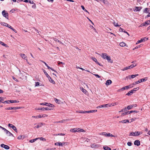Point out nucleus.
Listing matches in <instances>:
<instances>
[{"mask_svg":"<svg viewBox=\"0 0 150 150\" xmlns=\"http://www.w3.org/2000/svg\"><path fill=\"white\" fill-rule=\"evenodd\" d=\"M140 144V141L139 140L135 141L134 142V144L137 146H139Z\"/></svg>","mask_w":150,"mask_h":150,"instance_id":"obj_9","label":"nucleus"},{"mask_svg":"<svg viewBox=\"0 0 150 150\" xmlns=\"http://www.w3.org/2000/svg\"><path fill=\"white\" fill-rule=\"evenodd\" d=\"M132 108V106L131 105H130L127 106V109L128 110H129L131 109Z\"/></svg>","mask_w":150,"mask_h":150,"instance_id":"obj_42","label":"nucleus"},{"mask_svg":"<svg viewBox=\"0 0 150 150\" xmlns=\"http://www.w3.org/2000/svg\"><path fill=\"white\" fill-rule=\"evenodd\" d=\"M107 133L106 132H105L101 133L100 134V135H104V136H107Z\"/></svg>","mask_w":150,"mask_h":150,"instance_id":"obj_36","label":"nucleus"},{"mask_svg":"<svg viewBox=\"0 0 150 150\" xmlns=\"http://www.w3.org/2000/svg\"><path fill=\"white\" fill-rule=\"evenodd\" d=\"M55 144L57 146H62L63 145L62 143L61 142H56L55 143Z\"/></svg>","mask_w":150,"mask_h":150,"instance_id":"obj_32","label":"nucleus"},{"mask_svg":"<svg viewBox=\"0 0 150 150\" xmlns=\"http://www.w3.org/2000/svg\"><path fill=\"white\" fill-rule=\"evenodd\" d=\"M47 115H44L42 116H41V115H39L38 116V118L44 117H47Z\"/></svg>","mask_w":150,"mask_h":150,"instance_id":"obj_33","label":"nucleus"},{"mask_svg":"<svg viewBox=\"0 0 150 150\" xmlns=\"http://www.w3.org/2000/svg\"><path fill=\"white\" fill-rule=\"evenodd\" d=\"M58 64L59 65V66H60V64H64L65 63H63L62 62H59V61H58Z\"/></svg>","mask_w":150,"mask_h":150,"instance_id":"obj_55","label":"nucleus"},{"mask_svg":"<svg viewBox=\"0 0 150 150\" xmlns=\"http://www.w3.org/2000/svg\"><path fill=\"white\" fill-rule=\"evenodd\" d=\"M10 100H6L3 102V103H6L8 104L9 103Z\"/></svg>","mask_w":150,"mask_h":150,"instance_id":"obj_60","label":"nucleus"},{"mask_svg":"<svg viewBox=\"0 0 150 150\" xmlns=\"http://www.w3.org/2000/svg\"><path fill=\"white\" fill-rule=\"evenodd\" d=\"M150 11V8H146L144 10V12L146 13H148Z\"/></svg>","mask_w":150,"mask_h":150,"instance_id":"obj_18","label":"nucleus"},{"mask_svg":"<svg viewBox=\"0 0 150 150\" xmlns=\"http://www.w3.org/2000/svg\"><path fill=\"white\" fill-rule=\"evenodd\" d=\"M112 83V81L110 80H107L105 83V84L107 86L110 85Z\"/></svg>","mask_w":150,"mask_h":150,"instance_id":"obj_10","label":"nucleus"},{"mask_svg":"<svg viewBox=\"0 0 150 150\" xmlns=\"http://www.w3.org/2000/svg\"><path fill=\"white\" fill-rule=\"evenodd\" d=\"M133 93V92H132L131 91H129L128 93H127L126 94V95L128 96H129L132 95Z\"/></svg>","mask_w":150,"mask_h":150,"instance_id":"obj_31","label":"nucleus"},{"mask_svg":"<svg viewBox=\"0 0 150 150\" xmlns=\"http://www.w3.org/2000/svg\"><path fill=\"white\" fill-rule=\"evenodd\" d=\"M43 125V124L42 123H39L38 125H37L36 127L37 128H38L40 127H41L42 126V125Z\"/></svg>","mask_w":150,"mask_h":150,"instance_id":"obj_23","label":"nucleus"},{"mask_svg":"<svg viewBox=\"0 0 150 150\" xmlns=\"http://www.w3.org/2000/svg\"><path fill=\"white\" fill-rule=\"evenodd\" d=\"M133 87V86H132L131 84L127 86H126L125 87H123L122 88L120 89L118 91H123V90L125 89H127L129 88H132Z\"/></svg>","mask_w":150,"mask_h":150,"instance_id":"obj_3","label":"nucleus"},{"mask_svg":"<svg viewBox=\"0 0 150 150\" xmlns=\"http://www.w3.org/2000/svg\"><path fill=\"white\" fill-rule=\"evenodd\" d=\"M6 110H14V107H10L8 108H5Z\"/></svg>","mask_w":150,"mask_h":150,"instance_id":"obj_46","label":"nucleus"},{"mask_svg":"<svg viewBox=\"0 0 150 150\" xmlns=\"http://www.w3.org/2000/svg\"><path fill=\"white\" fill-rule=\"evenodd\" d=\"M102 57L104 59H106L108 57L107 54L106 53H103L102 54Z\"/></svg>","mask_w":150,"mask_h":150,"instance_id":"obj_12","label":"nucleus"},{"mask_svg":"<svg viewBox=\"0 0 150 150\" xmlns=\"http://www.w3.org/2000/svg\"><path fill=\"white\" fill-rule=\"evenodd\" d=\"M129 113H131L133 112H135V113H137L138 112V111L136 110H132L129 111Z\"/></svg>","mask_w":150,"mask_h":150,"instance_id":"obj_50","label":"nucleus"},{"mask_svg":"<svg viewBox=\"0 0 150 150\" xmlns=\"http://www.w3.org/2000/svg\"><path fill=\"white\" fill-rule=\"evenodd\" d=\"M5 132H6V133L7 134H8V136H10L11 135H12L13 136V134L8 130H6Z\"/></svg>","mask_w":150,"mask_h":150,"instance_id":"obj_25","label":"nucleus"},{"mask_svg":"<svg viewBox=\"0 0 150 150\" xmlns=\"http://www.w3.org/2000/svg\"><path fill=\"white\" fill-rule=\"evenodd\" d=\"M91 147L92 148H97L100 146V145L95 143L91 144Z\"/></svg>","mask_w":150,"mask_h":150,"instance_id":"obj_5","label":"nucleus"},{"mask_svg":"<svg viewBox=\"0 0 150 150\" xmlns=\"http://www.w3.org/2000/svg\"><path fill=\"white\" fill-rule=\"evenodd\" d=\"M150 23V20L146 21L144 24L143 25L144 26H146L147 25H149Z\"/></svg>","mask_w":150,"mask_h":150,"instance_id":"obj_16","label":"nucleus"},{"mask_svg":"<svg viewBox=\"0 0 150 150\" xmlns=\"http://www.w3.org/2000/svg\"><path fill=\"white\" fill-rule=\"evenodd\" d=\"M137 64H132L131 65H130V67L131 68V69L132 68H133L134 67H135L137 66Z\"/></svg>","mask_w":150,"mask_h":150,"instance_id":"obj_40","label":"nucleus"},{"mask_svg":"<svg viewBox=\"0 0 150 150\" xmlns=\"http://www.w3.org/2000/svg\"><path fill=\"white\" fill-rule=\"evenodd\" d=\"M24 138V135H20V136H19L18 137V139H23Z\"/></svg>","mask_w":150,"mask_h":150,"instance_id":"obj_28","label":"nucleus"},{"mask_svg":"<svg viewBox=\"0 0 150 150\" xmlns=\"http://www.w3.org/2000/svg\"><path fill=\"white\" fill-rule=\"evenodd\" d=\"M130 114L129 111H127V112L123 113L122 114V115H128V114Z\"/></svg>","mask_w":150,"mask_h":150,"instance_id":"obj_47","label":"nucleus"},{"mask_svg":"<svg viewBox=\"0 0 150 150\" xmlns=\"http://www.w3.org/2000/svg\"><path fill=\"white\" fill-rule=\"evenodd\" d=\"M12 79L15 81H18V80L15 77H14V76H12Z\"/></svg>","mask_w":150,"mask_h":150,"instance_id":"obj_64","label":"nucleus"},{"mask_svg":"<svg viewBox=\"0 0 150 150\" xmlns=\"http://www.w3.org/2000/svg\"><path fill=\"white\" fill-rule=\"evenodd\" d=\"M141 133L139 132H131L129 133V136H137L141 134Z\"/></svg>","mask_w":150,"mask_h":150,"instance_id":"obj_2","label":"nucleus"},{"mask_svg":"<svg viewBox=\"0 0 150 150\" xmlns=\"http://www.w3.org/2000/svg\"><path fill=\"white\" fill-rule=\"evenodd\" d=\"M4 100V99L3 97H0V103L1 101H3Z\"/></svg>","mask_w":150,"mask_h":150,"instance_id":"obj_61","label":"nucleus"},{"mask_svg":"<svg viewBox=\"0 0 150 150\" xmlns=\"http://www.w3.org/2000/svg\"><path fill=\"white\" fill-rule=\"evenodd\" d=\"M103 148L105 150H111V149L107 146H104Z\"/></svg>","mask_w":150,"mask_h":150,"instance_id":"obj_24","label":"nucleus"},{"mask_svg":"<svg viewBox=\"0 0 150 150\" xmlns=\"http://www.w3.org/2000/svg\"><path fill=\"white\" fill-rule=\"evenodd\" d=\"M37 139H40L42 141H46V140L45 138L42 137H41L40 138H37Z\"/></svg>","mask_w":150,"mask_h":150,"instance_id":"obj_53","label":"nucleus"},{"mask_svg":"<svg viewBox=\"0 0 150 150\" xmlns=\"http://www.w3.org/2000/svg\"><path fill=\"white\" fill-rule=\"evenodd\" d=\"M35 109L36 110H44V108H35Z\"/></svg>","mask_w":150,"mask_h":150,"instance_id":"obj_43","label":"nucleus"},{"mask_svg":"<svg viewBox=\"0 0 150 150\" xmlns=\"http://www.w3.org/2000/svg\"><path fill=\"white\" fill-rule=\"evenodd\" d=\"M0 44L2 45H3L5 47L7 46V45L6 44H4L3 42H2L1 41L0 42Z\"/></svg>","mask_w":150,"mask_h":150,"instance_id":"obj_44","label":"nucleus"},{"mask_svg":"<svg viewBox=\"0 0 150 150\" xmlns=\"http://www.w3.org/2000/svg\"><path fill=\"white\" fill-rule=\"evenodd\" d=\"M140 83V81L139 80L135 82L134 83H133L132 84H131L132 86H133L137 84H138Z\"/></svg>","mask_w":150,"mask_h":150,"instance_id":"obj_29","label":"nucleus"},{"mask_svg":"<svg viewBox=\"0 0 150 150\" xmlns=\"http://www.w3.org/2000/svg\"><path fill=\"white\" fill-rule=\"evenodd\" d=\"M37 138L34 139H31L30 140V142L31 143H33L35 141H36L37 140Z\"/></svg>","mask_w":150,"mask_h":150,"instance_id":"obj_41","label":"nucleus"},{"mask_svg":"<svg viewBox=\"0 0 150 150\" xmlns=\"http://www.w3.org/2000/svg\"><path fill=\"white\" fill-rule=\"evenodd\" d=\"M8 126L11 128H12L15 132H17V129L15 126L13 125L12 124H9L8 125Z\"/></svg>","mask_w":150,"mask_h":150,"instance_id":"obj_6","label":"nucleus"},{"mask_svg":"<svg viewBox=\"0 0 150 150\" xmlns=\"http://www.w3.org/2000/svg\"><path fill=\"white\" fill-rule=\"evenodd\" d=\"M80 90L82 91V92L84 93H86L87 91L83 88L82 87H80Z\"/></svg>","mask_w":150,"mask_h":150,"instance_id":"obj_19","label":"nucleus"},{"mask_svg":"<svg viewBox=\"0 0 150 150\" xmlns=\"http://www.w3.org/2000/svg\"><path fill=\"white\" fill-rule=\"evenodd\" d=\"M20 55L23 59H26V58H27V57L25 56V55L24 54H20Z\"/></svg>","mask_w":150,"mask_h":150,"instance_id":"obj_21","label":"nucleus"},{"mask_svg":"<svg viewBox=\"0 0 150 150\" xmlns=\"http://www.w3.org/2000/svg\"><path fill=\"white\" fill-rule=\"evenodd\" d=\"M119 31L120 32H123L127 34L128 35V36L129 35V34L126 31L124 30L123 28H120L119 30Z\"/></svg>","mask_w":150,"mask_h":150,"instance_id":"obj_13","label":"nucleus"},{"mask_svg":"<svg viewBox=\"0 0 150 150\" xmlns=\"http://www.w3.org/2000/svg\"><path fill=\"white\" fill-rule=\"evenodd\" d=\"M91 58H92V59L93 61H94V62H95L96 63L97 62V60L96 59V58H95L94 57H92Z\"/></svg>","mask_w":150,"mask_h":150,"instance_id":"obj_52","label":"nucleus"},{"mask_svg":"<svg viewBox=\"0 0 150 150\" xmlns=\"http://www.w3.org/2000/svg\"><path fill=\"white\" fill-rule=\"evenodd\" d=\"M108 60V62L110 63H112V60L111 59L110 57L109 56H108L107 58L106 59Z\"/></svg>","mask_w":150,"mask_h":150,"instance_id":"obj_22","label":"nucleus"},{"mask_svg":"<svg viewBox=\"0 0 150 150\" xmlns=\"http://www.w3.org/2000/svg\"><path fill=\"white\" fill-rule=\"evenodd\" d=\"M47 78H48L49 80V81L51 83L54 84L55 83V81L53 80L52 78H51L50 77V76H49V77H47Z\"/></svg>","mask_w":150,"mask_h":150,"instance_id":"obj_11","label":"nucleus"},{"mask_svg":"<svg viewBox=\"0 0 150 150\" xmlns=\"http://www.w3.org/2000/svg\"><path fill=\"white\" fill-rule=\"evenodd\" d=\"M47 104V103H40V105H45L46 106V105Z\"/></svg>","mask_w":150,"mask_h":150,"instance_id":"obj_62","label":"nucleus"},{"mask_svg":"<svg viewBox=\"0 0 150 150\" xmlns=\"http://www.w3.org/2000/svg\"><path fill=\"white\" fill-rule=\"evenodd\" d=\"M54 100L56 103H58L59 102V101L60 100L56 98H54Z\"/></svg>","mask_w":150,"mask_h":150,"instance_id":"obj_56","label":"nucleus"},{"mask_svg":"<svg viewBox=\"0 0 150 150\" xmlns=\"http://www.w3.org/2000/svg\"><path fill=\"white\" fill-rule=\"evenodd\" d=\"M139 75L138 74H136L135 75H132L131 76H130V78H134L135 77L138 76Z\"/></svg>","mask_w":150,"mask_h":150,"instance_id":"obj_30","label":"nucleus"},{"mask_svg":"<svg viewBox=\"0 0 150 150\" xmlns=\"http://www.w3.org/2000/svg\"><path fill=\"white\" fill-rule=\"evenodd\" d=\"M81 8L83 10L85 11L88 13H89V12H88V11L85 9L84 6H81Z\"/></svg>","mask_w":150,"mask_h":150,"instance_id":"obj_34","label":"nucleus"},{"mask_svg":"<svg viewBox=\"0 0 150 150\" xmlns=\"http://www.w3.org/2000/svg\"><path fill=\"white\" fill-rule=\"evenodd\" d=\"M97 111V110H89V113H92L93 112H96Z\"/></svg>","mask_w":150,"mask_h":150,"instance_id":"obj_48","label":"nucleus"},{"mask_svg":"<svg viewBox=\"0 0 150 150\" xmlns=\"http://www.w3.org/2000/svg\"><path fill=\"white\" fill-rule=\"evenodd\" d=\"M132 143L131 142H128L127 144L128 146H131L132 145Z\"/></svg>","mask_w":150,"mask_h":150,"instance_id":"obj_59","label":"nucleus"},{"mask_svg":"<svg viewBox=\"0 0 150 150\" xmlns=\"http://www.w3.org/2000/svg\"><path fill=\"white\" fill-rule=\"evenodd\" d=\"M108 107V105L106 104L97 107V108H106Z\"/></svg>","mask_w":150,"mask_h":150,"instance_id":"obj_17","label":"nucleus"},{"mask_svg":"<svg viewBox=\"0 0 150 150\" xmlns=\"http://www.w3.org/2000/svg\"><path fill=\"white\" fill-rule=\"evenodd\" d=\"M141 7H136L135 9L134 10V11H140L141 9Z\"/></svg>","mask_w":150,"mask_h":150,"instance_id":"obj_14","label":"nucleus"},{"mask_svg":"<svg viewBox=\"0 0 150 150\" xmlns=\"http://www.w3.org/2000/svg\"><path fill=\"white\" fill-rule=\"evenodd\" d=\"M113 23L115 27H118L119 26V25H117V23H116L115 22H114Z\"/></svg>","mask_w":150,"mask_h":150,"instance_id":"obj_57","label":"nucleus"},{"mask_svg":"<svg viewBox=\"0 0 150 150\" xmlns=\"http://www.w3.org/2000/svg\"><path fill=\"white\" fill-rule=\"evenodd\" d=\"M145 39H146V38H141L140 40H139L137 42L136 44H139L140 43L144 42L145 41Z\"/></svg>","mask_w":150,"mask_h":150,"instance_id":"obj_8","label":"nucleus"},{"mask_svg":"<svg viewBox=\"0 0 150 150\" xmlns=\"http://www.w3.org/2000/svg\"><path fill=\"white\" fill-rule=\"evenodd\" d=\"M19 102V101L18 100H10V102L11 103H18Z\"/></svg>","mask_w":150,"mask_h":150,"instance_id":"obj_26","label":"nucleus"},{"mask_svg":"<svg viewBox=\"0 0 150 150\" xmlns=\"http://www.w3.org/2000/svg\"><path fill=\"white\" fill-rule=\"evenodd\" d=\"M141 45H138V46H137L134 48L133 49V50H134L135 49H138V48L140 47H141Z\"/></svg>","mask_w":150,"mask_h":150,"instance_id":"obj_51","label":"nucleus"},{"mask_svg":"<svg viewBox=\"0 0 150 150\" xmlns=\"http://www.w3.org/2000/svg\"><path fill=\"white\" fill-rule=\"evenodd\" d=\"M54 40L55 41H57L58 42H59L60 43H61V44H63V43L61 41H60L59 40L57 39H56V38H54Z\"/></svg>","mask_w":150,"mask_h":150,"instance_id":"obj_35","label":"nucleus"},{"mask_svg":"<svg viewBox=\"0 0 150 150\" xmlns=\"http://www.w3.org/2000/svg\"><path fill=\"white\" fill-rule=\"evenodd\" d=\"M51 110V109H50L49 108H48V107L44 108V110Z\"/></svg>","mask_w":150,"mask_h":150,"instance_id":"obj_58","label":"nucleus"},{"mask_svg":"<svg viewBox=\"0 0 150 150\" xmlns=\"http://www.w3.org/2000/svg\"><path fill=\"white\" fill-rule=\"evenodd\" d=\"M120 45L121 47H124L126 46V44L125 43L122 42L120 43Z\"/></svg>","mask_w":150,"mask_h":150,"instance_id":"obj_27","label":"nucleus"},{"mask_svg":"<svg viewBox=\"0 0 150 150\" xmlns=\"http://www.w3.org/2000/svg\"><path fill=\"white\" fill-rule=\"evenodd\" d=\"M0 146L1 147L4 148L6 149H8L10 148L8 146L5 145L4 144H1Z\"/></svg>","mask_w":150,"mask_h":150,"instance_id":"obj_7","label":"nucleus"},{"mask_svg":"<svg viewBox=\"0 0 150 150\" xmlns=\"http://www.w3.org/2000/svg\"><path fill=\"white\" fill-rule=\"evenodd\" d=\"M70 132H84L85 131L84 130L82 129L79 128H74V129H70Z\"/></svg>","mask_w":150,"mask_h":150,"instance_id":"obj_1","label":"nucleus"},{"mask_svg":"<svg viewBox=\"0 0 150 150\" xmlns=\"http://www.w3.org/2000/svg\"><path fill=\"white\" fill-rule=\"evenodd\" d=\"M2 13L3 16L5 17L6 19H8V14L7 12H6L5 10L3 11H2Z\"/></svg>","mask_w":150,"mask_h":150,"instance_id":"obj_4","label":"nucleus"},{"mask_svg":"<svg viewBox=\"0 0 150 150\" xmlns=\"http://www.w3.org/2000/svg\"><path fill=\"white\" fill-rule=\"evenodd\" d=\"M146 80V79H145V78H144V79H140V83L142 82H143L145 81Z\"/></svg>","mask_w":150,"mask_h":150,"instance_id":"obj_45","label":"nucleus"},{"mask_svg":"<svg viewBox=\"0 0 150 150\" xmlns=\"http://www.w3.org/2000/svg\"><path fill=\"white\" fill-rule=\"evenodd\" d=\"M65 121V120H62L58 122H54V123H62L63 122Z\"/></svg>","mask_w":150,"mask_h":150,"instance_id":"obj_54","label":"nucleus"},{"mask_svg":"<svg viewBox=\"0 0 150 150\" xmlns=\"http://www.w3.org/2000/svg\"><path fill=\"white\" fill-rule=\"evenodd\" d=\"M7 24V25H5V26L8 27V28H10L13 31H14L15 33L16 32V30L13 29L12 27L10 25H8V24Z\"/></svg>","mask_w":150,"mask_h":150,"instance_id":"obj_15","label":"nucleus"},{"mask_svg":"<svg viewBox=\"0 0 150 150\" xmlns=\"http://www.w3.org/2000/svg\"><path fill=\"white\" fill-rule=\"evenodd\" d=\"M107 137H115L114 135L110 134V133H108L107 134Z\"/></svg>","mask_w":150,"mask_h":150,"instance_id":"obj_38","label":"nucleus"},{"mask_svg":"<svg viewBox=\"0 0 150 150\" xmlns=\"http://www.w3.org/2000/svg\"><path fill=\"white\" fill-rule=\"evenodd\" d=\"M131 69V68H130V66H129L128 67H126L124 68L123 69V70L124 71L125 70H127L128 69Z\"/></svg>","mask_w":150,"mask_h":150,"instance_id":"obj_37","label":"nucleus"},{"mask_svg":"<svg viewBox=\"0 0 150 150\" xmlns=\"http://www.w3.org/2000/svg\"><path fill=\"white\" fill-rule=\"evenodd\" d=\"M43 71L47 78L49 76L45 70L43 69Z\"/></svg>","mask_w":150,"mask_h":150,"instance_id":"obj_39","label":"nucleus"},{"mask_svg":"<svg viewBox=\"0 0 150 150\" xmlns=\"http://www.w3.org/2000/svg\"><path fill=\"white\" fill-rule=\"evenodd\" d=\"M76 112H79V113H85L84 111H82V110L79 111H76Z\"/></svg>","mask_w":150,"mask_h":150,"instance_id":"obj_49","label":"nucleus"},{"mask_svg":"<svg viewBox=\"0 0 150 150\" xmlns=\"http://www.w3.org/2000/svg\"><path fill=\"white\" fill-rule=\"evenodd\" d=\"M119 122L122 123H125L127 122H129V120H125L120 121Z\"/></svg>","mask_w":150,"mask_h":150,"instance_id":"obj_20","label":"nucleus"},{"mask_svg":"<svg viewBox=\"0 0 150 150\" xmlns=\"http://www.w3.org/2000/svg\"><path fill=\"white\" fill-rule=\"evenodd\" d=\"M65 135V134H63V133H60V134H57L56 135H62V136H64Z\"/></svg>","mask_w":150,"mask_h":150,"instance_id":"obj_63","label":"nucleus"}]
</instances>
